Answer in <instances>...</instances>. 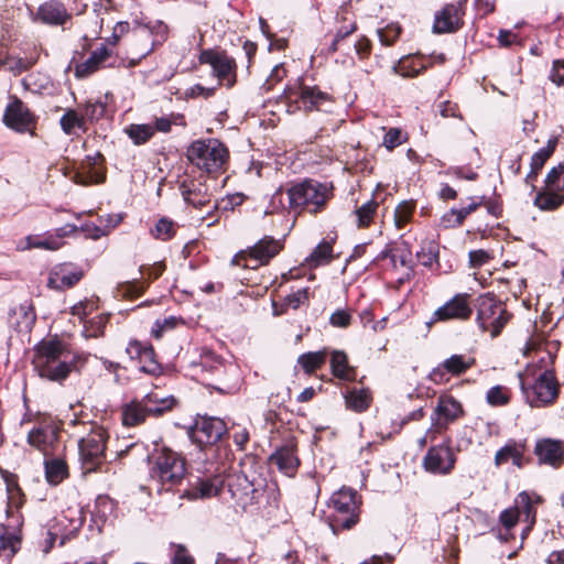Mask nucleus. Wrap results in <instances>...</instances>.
I'll return each instance as SVG.
<instances>
[{"label":"nucleus","instance_id":"4c0bfd02","mask_svg":"<svg viewBox=\"0 0 564 564\" xmlns=\"http://www.w3.org/2000/svg\"><path fill=\"white\" fill-rule=\"evenodd\" d=\"M59 126L62 131L67 135L76 134V130L82 132L87 131L85 117L74 109L65 110L64 115L59 119Z\"/></svg>","mask_w":564,"mask_h":564},{"label":"nucleus","instance_id":"f03ea898","mask_svg":"<svg viewBox=\"0 0 564 564\" xmlns=\"http://www.w3.org/2000/svg\"><path fill=\"white\" fill-rule=\"evenodd\" d=\"M86 361L87 355L72 351L58 339H44L34 346V369L48 381L62 383L73 371H79Z\"/></svg>","mask_w":564,"mask_h":564},{"label":"nucleus","instance_id":"13d9d810","mask_svg":"<svg viewBox=\"0 0 564 564\" xmlns=\"http://www.w3.org/2000/svg\"><path fill=\"white\" fill-rule=\"evenodd\" d=\"M545 188L562 193L564 191V165L553 166L545 176Z\"/></svg>","mask_w":564,"mask_h":564},{"label":"nucleus","instance_id":"3c124183","mask_svg":"<svg viewBox=\"0 0 564 564\" xmlns=\"http://www.w3.org/2000/svg\"><path fill=\"white\" fill-rule=\"evenodd\" d=\"M474 364V358L455 354L443 361V367L448 370L451 376H459L465 373Z\"/></svg>","mask_w":564,"mask_h":564},{"label":"nucleus","instance_id":"79ce46f5","mask_svg":"<svg viewBox=\"0 0 564 564\" xmlns=\"http://www.w3.org/2000/svg\"><path fill=\"white\" fill-rule=\"evenodd\" d=\"M327 355L326 348L317 351H307L297 357V365L302 367L305 373L311 375L325 364Z\"/></svg>","mask_w":564,"mask_h":564},{"label":"nucleus","instance_id":"37998d69","mask_svg":"<svg viewBox=\"0 0 564 564\" xmlns=\"http://www.w3.org/2000/svg\"><path fill=\"white\" fill-rule=\"evenodd\" d=\"M116 509L115 501L108 496H98L91 511L93 520L96 524L106 523L113 516Z\"/></svg>","mask_w":564,"mask_h":564},{"label":"nucleus","instance_id":"393cba45","mask_svg":"<svg viewBox=\"0 0 564 564\" xmlns=\"http://www.w3.org/2000/svg\"><path fill=\"white\" fill-rule=\"evenodd\" d=\"M180 191L183 199L196 208H200L210 203L212 195L209 193V187L198 180L182 182Z\"/></svg>","mask_w":564,"mask_h":564},{"label":"nucleus","instance_id":"6ab92c4d","mask_svg":"<svg viewBox=\"0 0 564 564\" xmlns=\"http://www.w3.org/2000/svg\"><path fill=\"white\" fill-rule=\"evenodd\" d=\"M84 275L82 268L73 263L54 265L47 278V286L52 290H64L74 286Z\"/></svg>","mask_w":564,"mask_h":564},{"label":"nucleus","instance_id":"0eeeda50","mask_svg":"<svg viewBox=\"0 0 564 564\" xmlns=\"http://www.w3.org/2000/svg\"><path fill=\"white\" fill-rule=\"evenodd\" d=\"M228 158V150L218 139H200L187 149V159L207 173L218 171Z\"/></svg>","mask_w":564,"mask_h":564},{"label":"nucleus","instance_id":"338daca9","mask_svg":"<svg viewBox=\"0 0 564 564\" xmlns=\"http://www.w3.org/2000/svg\"><path fill=\"white\" fill-rule=\"evenodd\" d=\"M549 78L556 86H564V59H554Z\"/></svg>","mask_w":564,"mask_h":564},{"label":"nucleus","instance_id":"f257e3e1","mask_svg":"<svg viewBox=\"0 0 564 564\" xmlns=\"http://www.w3.org/2000/svg\"><path fill=\"white\" fill-rule=\"evenodd\" d=\"M151 488L159 496L177 495L180 500H197L217 496L223 487L218 477H188V487L180 486L186 479V460L181 453L166 446L156 447L148 456Z\"/></svg>","mask_w":564,"mask_h":564},{"label":"nucleus","instance_id":"a19ab883","mask_svg":"<svg viewBox=\"0 0 564 564\" xmlns=\"http://www.w3.org/2000/svg\"><path fill=\"white\" fill-rule=\"evenodd\" d=\"M63 242L58 238L53 236L46 238H40L37 236H28L23 240L19 241L17 249L24 251L32 248L45 249V250H57L62 247Z\"/></svg>","mask_w":564,"mask_h":564},{"label":"nucleus","instance_id":"dca6fc26","mask_svg":"<svg viewBox=\"0 0 564 564\" xmlns=\"http://www.w3.org/2000/svg\"><path fill=\"white\" fill-rule=\"evenodd\" d=\"M228 433L224 420L215 416H203L191 430L192 440L198 445H214Z\"/></svg>","mask_w":564,"mask_h":564},{"label":"nucleus","instance_id":"a18cd8bd","mask_svg":"<svg viewBox=\"0 0 564 564\" xmlns=\"http://www.w3.org/2000/svg\"><path fill=\"white\" fill-rule=\"evenodd\" d=\"M22 85L25 89L34 94H48L51 95L54 90V84L52 79L42 74H31L22 80Z\"/></svg>","mask_w":564,"mask_h":564},{"label":"nucleus","instance_id":"bf43d9fd","mask_svg":"<svg viewBox=\"0 0 564 564\" xmlns=\"http://www.w3.org/2000/svg\"><path fill=\"white\" fill-rule=\"evenodd\" d=\"M547 161V154L544 152H535L531 156L530 162V172L527 174L524 182L527 184H531L532 189H535V186L532 184L533 180L536 178L539 172L544 166L545 162Z\"/></svg>","mask_w":564,"mask_h":564},{"label":"nucleus","instance_id":"ddd939ff","mask_svg":"<svg viewBox=\"0 0 564 564\" xmlns=\"http://www.w3.org/2000/svg\"><path fill=\"white\" fill-rule=\"evenodd\" d=\"M283 95L288 101L296 105V109L304 111L322 110L323 105L330 101V96L317 86L297 85L284 88Z\"/></svg>","mask_w":564,"mask_h":564},{"label":"nucleus","instance_id":"4d7b16f0","mask_svg":"<svg viewBox=\"0 0 564 564\" xmlns=\"http://www.w3.org/2000/svg\"><path fill=\"white\" fill-rule=\"evenodd\" d=\"M35 63V57L22 58L15 56H8L3 62L8 70L11 72L14 76L29 70Z\"/></svg>","mask_w":564,"mask_h":564},{"label":"nucleus","instance_id":"412c9836","mask_svg":"<svg viewBox=\"0 0 564 564\" xmlns=\"http://www.w3.org/2000/svg\"><path fill=\"white\" fill-rule=\"evenodd\" d=\"M462 3H448L435 14L433 32L436 34L452 33L457 31L463 22Z\"/></svg>","mask_w":564,"mask_h":564},{"label":"nucleus","instance_id":"69168bd1","mask_svg":"<svg viewBox=\"0 0 564 564\" xmlns=\"http://www.w3.org/2000/svg\"><path fill=\"white\" fill-rule=\"evenodd\" d=\"M404 141L402 131L398 128H390L383 137V145L393 150Z\"/></svg>","mask_w":564,"mask_h":564},{"label":"nucleus","instance_id":"423d86ee","mask_svg":"<svg viewBox=\"0 0 564 564\" xmlns=\"http://www.w3.org/2000/svg\"><path fill=\"white\" fill-rule=\"evenodd\" d=\"M327 517L329 528L334 534L343 530H349L358 522L356 491L350 488H341L330 497Z\"/></svg>","mask_w":564,"mask_h":564},{"label":"nucleus","instance_id":"4be33fe9","mask_svg":"<svg viewBox=\"0 0 564 564\" xmlns=\"http://www.w3.org/2000/svg\"><path fill=\"white\" fill-rule=\"evenodd\" d=\"M534 454L540 465L557 468L564 462V444L561 441L543 438L535 443Z\"/></svg>","mask_w":564,"mask_h":564},{"label":"nucleus","instance_id":"774afa93","mask_svg":"<svg viewBox=\"0 0 564 564\" xmlns=\"http://www.w3.org/2000/svg\"><path fill=\"white\" fill-rule=\"evenodd\" d=\"M150 344L139 341L137 339H132L128 343L126 347V352L132 360H140L143 351H145V348H148Z\"/></svg>","mask_w":564,"mask_h":564},{"label":"nucleus","instance_id":"4468645a","mask_svg":"<svg viewBox=\"0 0 564 564\" xmlns=\"http://www.w3.org/2000/svg\"><path fill=\"white\" fill-rule=\"evenodd\" d=\"M3 123L18 133H30L33 135L36 117L21 99L13 97L4 109Z\"/></svg>","mask_w":564,"mask_h":564},{"label":"nucleus","instance_id":"7ed1b4c3","mask_svg":"<svg viewBox=\"0 0 564 564\" xmlns=\"http://www.w3.org/2000/svg\"><path fill=\"white\" fill-rule=\"evenodd\" d=\"M229 491L237 505L245 511L258 512L267 507H278L279 488L275 482H268L261 475H248L242 470L228 482Z\"/></svg>","mask_w":564,"mask_h":564},{"label":"nucleus","instance_id":"b1692460","mask_svg":"<svg viewBox=\"0 0 564 564\" xmlns=\"http://www.w3.org/2000/svg\"><path fill=\"white\" fill-rule=\"evenodd\" d=\"M36 319L33 305L25 301L10 308L8 315L9 326L18 333H30Z\"/></svg>","mask_w":564,"mask_h":564},{"label":"nucleus","instance_id":"052dcab7","mask_svg":"<svg viewBox=\"0 0 564 564\" xmlns=\"http://www.w3.org/2000/svg\"><path fill=\"white\" fill-rule=\"evenodd\" d=\"M377 207H378V203L375 202L373 199H370L355 210V214L357 217V223H358L359 227L369 226Z\"/></svg>","mask_w":564,"mask_h":564},{"label":"nucleus","instance_id":"bb28decb","mask_svg":"<svg viewBox=\"0 0 564 564\" xmlns=\"http://www.w3.org/2000/svg\"><path fill=\"white\" fill-rule=\"evenodd\" d=\"M35 19L48 25H63L69 14L62 2L50 0L39 7Z\"/></svg>","mask_w":564,"mask_h":564},{"label":"nucleus","instance_id":"603ef678","mask_svg":"<svg viewBox=\"0 0 564 564\" xmlns=\"http://www.w3.org/2000/svg\"><path fill=\"white\" fill-rule=\"evenodd\" d=\"M415 256L422 265L431 268L438 258V243L434 240L422 242Z\"/></svg>","mask_w":564,"mask_h":564},{"label":"nucleus","instance_id":"473e14b6","mask_svg":"<svg viewBox=\"0 0 564 564\" xmlns=\"http://www.w3.org/2000/svg\"><path fill=\"white\" fill-rule=\"evenodd\" d=\"M330 371L343 381L356 380V369L348 364V357L343 350H334L330 356Z\"/></svg>","mask_w":564,"mask_h":564},{"label":"nucleus","instance_id":"de8ad7c7","mask_svg":"<svg viewBox=\"0 0 564 564\" xmlns=\"http://www.w3.org/2000/svg\"><path fill=\"white\" fill-rule=\"evenodd\" d=\"M520 517L512 507L502 510L499 514V523L502 529H499L497 538L503 542H507L511 536V530L520 521Z\"/></svg>","mask_w":564,"mask_h":564},{"label":"nucleus","instance_id":"cd10ccee","mask_svg":"<svg viewBox=\"0 0 564 564\" xmlns=\"http://www.w3.org/2000/svg\"><path fill=\"white\" fill-rule=\"evenodd\" d=\"M23 505V498L20 489H17V494H12L10 497V502L6 510L8 523L2 524L1 529L21 536V528L23 525V516L20 512V508Z\"/></svg>","mask_w":564,"mask_h":564},{"label":"nucleus","instance_id":"c85d7f7f","mask_svg":"<svg viewBox=\"0 0 564 564\" xmlns=\"http://www.w3.org/2000/svg\"><path fill=\"white\" fill-rule=\"evenodd\" d=\"M141 399L144 403V409L154 417L171 411L176 404V399L173 395H161L154 391L144 394Z\"/></svg>","mask_w":564,"mask_h":564},{"label":"nucleus","instance_id":"c756f323","mask_svg":"<svg viewBox=\"0 0 564 564\" xmlns=\"http://www.w3.org/2000/svg\"><path fill=\"white\" fill-rule=\"evenodd\" d=\"M347 409L354 412H365L371 404V392L368 388H347L343 391Z\"/></svg>","mask_w":564,"mask_h":564},{"label":"nucleus","instance_id":"2f4dec72","mask_svg":"<svg viewBox=\"0 0 564 564\" xmlns=\"http://www.w3.org/2000/svg\"><path fill=\"white\" fill-rule=\"evenodd\" d=\"M57 440V432L51 425L37 426L28 434V443L39 451L46 452Z\"/></svg>","mask_w":564,"mask_h":564},{"label":"nucleus","instance_id":"49530a36","mask_svg":"<svg viewBox=\"0 0 564 564\" xmlns=\"http://www.w3.org/2000/svg\"><path fill=\"white\" fill-rule=\"evenodd\" d=\"M508 459H512L513 465L517 467H522L523 451L522 447L518 446L513 441H510L502 446L495 456V463L497 466L502 465Z\"/></svg>","mask_w":564,"mask_h":564},{"label":"nucleus","instance_id":"5fc2aeb1","mask_svg":"<svg viewBox=\"0 0 564 564\" xmlns=\"http://www.w3.org/2000/svg\"><path fill=\"white\" fill-rule=\"evenodd\" d=\"M139 362V369L144 373L158 376L162 372V367L156 360L155 351L151 345L148 348H145V351H143V355Z\"/></svg>","mask_w":564,"mask_h":564},{"label":"nucleus","instance_id":"9d476101","mask_svg":"<svg viewBox=\"0 0 564 564\" xmlns=\"http://www.w3.org/2000/svg\"><path fill=\"white\" fill-rule=\"evenodd\" d=\"M283 248V239H275L272 236H264L246 251H240L235 260L237 264L256 269L268 264Z\"/></svg>","mask_w":564,"mask_h":564},{"label":"nucleus","instance_id":"a878e982","mask_svg":"<svg viewBox=\"0 0 564 564\" xmlns=\"http://www.w3.org/2000/svg\"><path fill=\"white\" fill-rule=\"evenodd\" d=\"M541 502V498L535 496L534 499L527 491H521L514 498L512 508L517 510L520 519L527 523L522 535L527 534L535 523L536 510L535 505Z\"/></svg>","mask_w":564,"mask_h":564},{"label":"nucleus","instance_id":"c03bdc74","mask_svg":"<svg viewBox=\"0 0 564 564\" xmlns=\"http://www.w3.org/2000/svg\"><path fill=\"white\" fill-rule=\"evenodd\" d=\"M333 258L332 241H321L313 251L305 258L310 268H317L328 263Z\"/></svg>","mask_w":564,"mask_h":564},{"label":"nucleus","instance_id":"5701e85b","mask_svg":"<svg viewBox=\"0 0 564 564\" xmlns=\"http://www.w3.org/2000/svg\"><path fill=\"white\" fill-rule=\"evenodd\" d=\"M269 460L288 477H293L300 466V459L295 453V445L292 443L278 447L270 455Z\"/></svg>","mask_w":564,"mask_h":564},{"label":"nucleus","instance_id":"9b49d317","mask_svg":"<svg viewBox=\"0 0 564 564\" xmlns=\"http://www.w3.org/2000/svg\"><path fill=\"white\" fill-rule=\"evenodd\" d=\"M198 62L202 65L212 67L213 75L218 79L219 84L231 87L236 77V61L225 51L218 48L202 50L198 55Z\"/></svg>","mask_w":564,"mask_h":564},{"label":"nucleus","instance_id":"2eb2a0df","mask_svg":"<svg viewBox=\"0 0 564 564\" xmlns=\"http://www.w3.org/2000/svg\"><path fill=\"white\" fill-rule=\"evenodd\" d=\"M464 415L462 403L448 393L437 398L436 406L431 414V424L435 432L445 431L449 424Z\"/></svg>","mask_w":564,"mask_h":564},{"label":"nucleus","instance_id":"e2e57ef3","mask_svg":"<svg viewBox=\"0 0 564 564\" xmlns=\"http://www.w3.org/2000/svg\"><path fill=\"white\" fill-rule=\"evenodd\" d=\"M486 400L490 405L501 406L509 402V395L503 387L495 386L487 391Z\"/></svg>","mask_w":564,"mask_h":564},{"label":"nucleus","instance_id":"6e6d98bb","mask_svg":"<svg viewBox=\"0 0 564 564\" xmlns=\"http://www.w3.org/2000/svg\"><path fill=\"white\" fill-rule=\"evenodd\" d=\"M107 105L100 99L89 100L83 107V117L85 122H96L106 116Z\"/></svg>","mask_w":564,"mask_h":564},{"label":"nucleus","instance_id":"f704fd0d","mask_svg":"<svg viewBox=\"0 0 564 564\" xmlns=\"http://www.w3.org/2000/svg\"><path fill=\"white\" fill-rule=\"evenodd\" d=\"M308 302V289L302 288L296 292H293L286 295L281 304L278 306V302L272 301L273 304V315L279 316L284 314L289 308L297 310L302 304Z\"/></svg>","mask_w":564,"mask_h":564},{"label":"nucleus","instance_id":"20e7f679","mask_svg":"<svg viewBox=\"0 0 564 564\" xmlns=\"http://www.w3.org/2000/svg\"><path fill=\"white\" fill-rule=\"evenodd\" d=\"M286 196L290 208H302L311 214L319 213L330 197V189L326 184L314 180H305L297 183L285 192L278 189L273 195L271 203L283 205V196Z\"/></svg>","mask_w":564,"mask_h":564},{"label":"nucleus","instance_id":"680f3d73","mask_svg":"<svg viewBox=\"0 0 564 564\" xmlns=\"http://www.w3.org/2000/svg\"><path fill=\"white\" fill-rule=\"evenodd\" d=\"M185 124L184 123V117L180 113H171L170 116H164L160 118H155L154 126V132L159 131L162 133H169L171 131L172 124Z\"/></svg>","mask_w":564,"mask_h":564},{"label":"nucleus","instance_id":"1a4fd4ad","mask_svg":"<svg viewBox=\"0 0 564 564\" xmlns=\"http://www.w3.org/2000/svg\"><path fill=\"white\" fill-rule=\"evenodd\" d=\"M475 307L476 322L481 330H489L491 337L498 336L510 317L503 303L495 295L487 293L477 297Z\"/></svg>","mask_w":564,"mask_h":564},{"label":"nucleus","instance_id":"58836bf2","mask_svg":"<svg viewBox=\"0 0 564 564\" xmlns=\"http://www.w3.org/2000/svg\"><path fill=\"white\" fill-rule=\"evenodd\" d=\"M22 536L10 533L3 529L0 531V558L10 561L21 549Z\"/></svg>","mask_w":564,"mask_h":564},{"label":"nucleus","instance_id":"7c9ffc66","mask_svg":"<svg viewBox=\"0 0 564 564\" xmlns=\"http://www.w3.org/2000/svg\"><path fill=\"white\" fill-rule=\"evenodd\" d=\"M144 408L141 398H134L129 403L124 404L121 411L123 425L135 426L143 423L148 416H151Z\"/></svg>","mask_w":564,"mask_h":564},{"label":"nucleus","instance_id":"864d4df0","mask_svg":"<svg viewBox=\"0 0 564 564\" xmlns=\"http://www.w3.org/2000/svg\"><path fill=\"white\" fill-rule=\"evenodd\" d=\"M150 232L153 238L167 241L176 234L174 221L167 217H162L156 221L154 227L151 228Z\"/></svg>","mask_w":564,"mask_h":564},{"label":"nucleus","instance_id":"f3484780","mask_svg":"<svg viewBox=\"0 0 564 564\" xmlns=\"http://www.w3.org/2000/svg\"><path fill=\"white\" fill-rule=\"evenodd\" d=\"M449 444L451 440L447 438L444 444L429 448L423 458V467L426 471L434 475H446L451 473L456 459Z\"/></svg>","mask_w":564,"mask_h":564},{"label":"nucleus","instance_id":"ea45409f","mask_svg":"<svg viewBox=\"0 0 564 564\" xmlns=\"http://www.w3.org/2000/svg\"><path fill=\"white\" fill-rule=\"evenodd\" d=\"M564 203V195L560 192L544 188L538 192L533 204L541 210H555Z\"/></svg>","mask_w":564,"mask_h":564},{"label":"nucleus","instance_id":"a211bd4d","mask_svg":"<svg viewBox=\"0 0 564 564\" xmlns=\"http://www.w3.org/2000/svg\"><path fill=\"white\" fill-rule=\"evenodd\" d=\"M469 295L466 293L456 294L445 304L440 306L431 318V323L445 322L449 319H467L471 315V307L468 303Z\"/></svg>","mask_w":564,"mask_h":564},{"label":"nucleus","instance_id":"f8f14e48","mask_svg":"<svg viewBox=\"0 0 564 564\" xmlns=\"http://www.w3.org/2000/svg\"><path fill=\"white\" fill-rule=\"evenodd\" d=\"M133 35L138 41L143 42L142 47L133 51L137 59L141 61L167 40L169 26L161 20H151L140 24Z\"/></svg>","mask_w":564,"mask_h":564},{"label":"nucleus","instance_id":"6e6552de","mask_svg":"<svg viewBox=\"0 0 564 564\" xmlns=\"http://www.w3.org/2000/svg\"><path fill=\"white\" fill-rule=\"evenodd\" d=\"M107 432L94 426L78 440L79 463L84 473L96 471L106 459Z\"/></svg>","mask_w":564,"mask_h":564},{"label":"nucleus","instance_id":"c9c22d12","mask_svg":"<svg viewBox=\"0 0 564 564\" xmlns=\"http://www.w3.org/2000/svg\"><path fill=\"white\" fill-rule=\"evenodd\" d=\"M412 252L410 246L406 242H401L391 248L390 253V262L393 268H397L398 264L408 269L406 279L409 280L413 275V267H412Z\"/></svg>","mask_w":564,"mask_h":564},{"label":"nucleus","instance_id":"72a5a7b5","mask_svg":"<svg viewBox=\"0 0 564 564\" xmlns=\"http://www.w3.org/2000/svg\"><path fill=\"white\" fill-rule=\"evenodd\" d=\"M482 198L484 197H473L471 203H469L467 206L460 208L453 207L449 209L442 216L441 221L443 226L447 228L459 226L470 213L476 210L477 207L481 205Z\"/></svg>","mask_w":564,"mask_h":564},{"label":"nucleus","instance_id":"39448f33","mask_svg":"<svg viewBox=\"0 0 564 564\" xmlns=\"http://www.w3.org/2000/svg\"><path fill=\"white\" fill-rule=\"evenodd\" d=\"M520 389L525 402L532 408L552 404L558 394V383L552 370L545 369L536 378L519 373Z\"/></svg>","mask_w":564,"mask_h":564},{"label":"nucleus","instance_id":"e433bc0d","mask_svg":"<svg viewBox=\"0 0 564 564\" xmlns=\"http://www.w3.org/2000/svg\"><path fill=\"white\" fill-rule=\"evenodd\" d=\"M44 469L46 480L54 486L61 484L68 475L66 463L58 457L46 458Z\"/></svg>","mask_w":564,"mask_h":564},{"label":"nucleus","instance_id":"aec40b11","mask_svg":"<svg viewBox=\"0 0 564 564\" xmlns=\"http://www.w3.org/2000/svg\"><path fill=\"white\" fill-rule=\"evenodd\" d=\"M115 65L116 59L112 50L108 47L107 43H102L90 53L85 62L75 67V76L78 78L87 77L100 67H113Z\"/></svg>","mask_w":564,"mask_h":564},{"label":"nucleus","instance_id":"09e8293b","mask_svg":"<svg viewBox=\"0 0 564 564\" xmlns=\"http://www.w3.org/2000/svg\"><path fill=\"white\" fill-rule=\"evenodd\" d=\"M124 133L134 145H141L154 135V128L148 123H131L124 128Z\"/></svg>","mask_w":564,"mask_h":564},{"label":"nucleus","instance_id":"8fccbe9b","mask_svg":"<svg viewBox=\"0 0 564 564\" xmlns=\"http://www.w3.org/2000/svg\"><path fill=\"white\" fill-rule=\"evenodd\" d=\"M96 164L95 160L91 156H87V162L84 169H86L85 173H78L76 175V183L79 185H90L93 183H102L106 180V175L101 171H97L94 169Z\"/></svg>","mask_w":564,"mask_h":564},{"label":"nucleus","instance_id":"0e129e2a","mask_svg":"<svg viewBox=\"0 0 564 564\" xmlns=\"http://www.w3.org/2000/svg\"><path fill=\"white\" fill-rule=\"evenodd\" d=\"M176 324H177V318L174 316L165 317L163 321L156 319L151 329V334L155 338H161L163 333L166 329L174 328L176 326Z\"/></svg>","mask_w":564,"mask_h":564}]
</instances>
